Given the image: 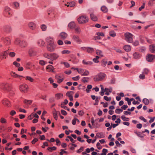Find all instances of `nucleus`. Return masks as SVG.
I'll use <instances>...</instances> for the list:
<instances>
[{
  "instance_id": "nucleus-56",
  "label": "nucleus",
  "mask_w": 155,
  "mask_h": 155,
  "mask_svg": "<svg viewBox=\"0 0 155 155\" xmlns=\"http://www.w3.org/2000/svg\"><path fill=\"white\" fill-rule=\"evenodd\" d=\"M97 137L103 138L104 137V136L103 133H97Z\"/></svg>"
},
{
  "instance_id": "nucleus-10",
  "label": "nucleus",
  "mask_w": 155,
  "mask_h": 155,
  "mask_svg": "<svg viewBox=\"0 0 155 155\" xmlns=\"http://www.w3.org/2000/svg\"><path fill=\"white\" fill-rule=\"evenodd\" d=\"M3 30L5 32L8 33L12 31V28L10 26L8 25H6L3 27Z\"/></svg>"
},
{
  "instance_id": "nucleus-11",
  "label": "nucleus",
  "mask_w": 155,
  "mask_h": 155,
  "mask_svg": "<svg viewBox=\"0 0 155 155\" xmlns=\"http://www.w3.org/2000/svg\"><path fill=\"white\" fill-rule=\"evenodd\" d=\"M72 38L74 41L77 43L80 44L82 42L79 36L77 35H73L72 36Z\"/></svg>"
},
{
  "instance_id": "nucleus-24",
  "label": "nucleus",
  "mask_w": 155,
  "mask_h": 155,
  "mask_svg": "<svg viewBox=\"0 0 155 155\" xmlns=\"http://www.w3.org/2000/svg\"><path fill=\"white\" fill-rule=\"evenodd\" d=\"M104 56L103 52L101 50H97V59Z\"/></svg>"
},
{
  "instance_id": "nucleus-46",
  "label": "nucleus",
  "mask_w": 155,
  "mask_h": 155,
  "mask_svg": "<svg viewBox=\"0 0 155 155\" xmlns=\"http://www.w3.org/2000/svg\"><path fill=\"white\" fill-rule=\"evenodd\" d=\"M61 107L67 110L68 111L70 110V109L68 107L65 106L63 104V103H61Z\"/></svg>"
},
{
  "instance_id": "nucleus-33",
  "label": "nucleus",
  "mask_w": 155,
  "mask_h": 155,
  "mask_svg": "<svg viewBox=\"0 0 155 155\" xmlns=\"http://www.w3.org/2000/svg\"><path fill=\"white\" fill-rule=\"evenodd\" d=\"M86 51L88 53H91L94 51V50L93 48L87 47Z\"/></svg>"
},
{
  "instance_id": "nucleus-45",
  "label": "nucleus",
  "mask_w": 155,
  "mask_h": 155,
  "mask_svg": "<svg viewBox=\"0 0 155 155\" xmlns=\"http://www.w3.org/2000/svg\"><path fill=\"white\" fill-rule=\"evenodd\" d=\"M25 79L31 82H33L34 81V79L31 77L30 76H26V77Z\"/></svg>"
},
{
  "instance_id": "nucleus-14",
  "label": "nucleus",
  "mask_w": 155,
  "mask_h": 155,
  "mask_svg": "<svg viewBox=\"0 0 155 155\" xmlns=\"http://www.w3.org/2000/svg\"><path fill=\"white\" fill-rule=\"evenodd\" d=\"M29 28L32 30H34L36 28V25L34 22H30L28 24Z\"/></svg>"
},
{
  "instance_id": "nucleus-40",
  "label": "nucleus",
  "mask_w": 155,
  "mask_h": 155,
  "mask_svg": "<svg viewBox=\"0 0 155 155\" xmlns=\"http://www.w3.org/2000/svg\"><path fill=\"white\" fill-rule=\"evenodd\" d=\"M101 62L102 65L105 66L107 64V60L105 59H104L102 60Z\"/></svg>"
},
{
  "instance_id": "nucleus-32",
  "label": "nucleus",
  "mask_w": 155,
  "mask_h": 155,
  "mask_svg": "<svg viewBox=\"0 0 155 155\" xmlns=\"http://www.w3.org/2000/svg\"><path fill=\"white\" fill-rule=\"evenodd\" d=\"M82 63L84 64L87 65H91L93 64L92 62L91 61H86L84 60H83Z\"/></svg>"
},
{
  "instance_id": "nucleus-7",
  "label": "nucleus",
  "mask_w": 155,
  "mask_h": 155,
  "mask_svg": "<svg viewBox=\"0 0 155 155\" xmlns=\"http://www.w3.org/2000/svg\"><path fill=\"white\" fill-rule=\"evenodd\" d=\"M45 41L47 45H52L55 44L54 42V39L53 38L50 37H48L45 39Z\"/></svg>"
},
{
  "instance_id": "nucleus-12",
  "label": "nucleus",
  "mask_w": 155,
  "mask_h": 155,
  "mask_svg": "<svg viewBox=\"0 0 155 155\" xmlns=\"http://www.w3.org/2000/svg\"><path fill=\"white\" fill-rule=\"evenodd\" d=\"M2 103L5 106L9 107L11 106V103L8 99L5 98L2 101Z\"/></svg>"
},
{
  "instance_id": "nucleus-48",
  "label": "nucleus",
  "mask_w": 155,
  "mask_h": 155,
  "mask_svg": "<svg viewBox=\"0 0 155 155\" xmlns=\"http://www.w3.org/2000/svg\"><path fill=\"white\" fill-rule=\"evenodd\" d=\"M77 70L79 73L81 74L84 72V70L83 69H78L77 68Z\"/></svg>"
},
{
  "instance_id": "nucleus-23",
  "label": "nucleus",
  "mask_w": 155,
  "mask_h": 155,
  "mask_svg": "<svg viewBox=\"0 0 155 155\" xmlns=\"http://www.w3.org/2000/svg\"><path fill=\"white\" fill-rule=\"evenodd\" d=\"M37 44L40 47H43L44 46L45 42L43 40L40 39L38 41Z\"/></svg>"
},
{
  "instance_id": "nucleus-31",
  "label": "nucleus",
  "mask_w": 155,
  "mask_h": 155,
  "mask_svg": "<svg viewBox=\"0 0 155 155\" xmlns=\"http://www.w3.org/2000/svg\"><path fill=\"white\" fill-rule=\"evenodd\" d=\"M27 45V42L25 41H21L20 44V46L22 47H25Z\"/></svg>"
},
{
  "instance_id": "nucleus-62",
  "label": "nucleus",
  "mask_w": 155,
  "mask_h": 155,
  "mask_svg": "<svg viewBox=\"0 0 155 155\" xmlns=\"http://www.w3.org/2000/svg\"><path fill=\"white\" fill-rule=\"evenodd\" d=\"M38 140V139L37 138H35L31 141V143L33 144H34Z\"/></svg>"
},
{
  "instance_id": "nucleus-25",
  "label": "nucleus",
  "mask_w": 155,
  "mask_h": 155,
  "mask_svg": "<svg viewBox=\"0 0 155 155\" xmlns=\"http://www.w3.org/2000/svg\"><path fill=\"white\" fill-rule=\"evenodd\" d=\"M133 56L135 59H139L140 58L141 56L140 54L136 52L133 54Z\"/></svg>"
},
{
  "instance_id": "nucleus-13",
  "label": "nucleus",
  "mask_w": 155,
  "mask_h": 155,
  "mask_svg": "<svg viewBox=\"0 0 155 155\" xmlns=\"http://www.w3.org/2000/svg\"><path fill=\"white\" fill-rule=\"evenodd\" d=\"M8 54V50L2 51L1 53V55L2 56V59L6 58Z\"/></svg>"
},
{
  "instance_id": "nucleus-15",
  "label": "nucleus",
  "mask_w": 155,
  "mask_h": 155,
  "mask_svg": "<svg viewBox=\"0 0 155 155\" xmlns=\"http://www.w3.org/2000/svg\"><path fill=\"white\" fill-rule=\"evenodd\" d=\"M149 50L152 53H155V44H152L149 45Z\"/></svg>"
},
{
  "instance_id": "nucleus-36",
  "label": "nucleus",
  "mask_w": 155,
  "mask_h": 155,
  "mask_svg": "<svg viewBox=\"0 0 155 155\" xmlns=\"http://www.w3.org/2000/svg\"><path fill=\"white\" fill-rule=\"evenodd\" d=\"M63 96V94L61 93H58L55 94V97L58 99H60Z\"/></svg>"
},
{
  "instance_id": "nucleus-3",
  "label": "nucleus",
  "mask_w": 155,
  "mask_h": 155,
  "mask_svg": "<svg viewBox=\"0 0 155 155\" xmlns=\"http://www.w3.org/2000/svg\"><path fill=\"white\" fill-rule=\"evenodd\" d=\"M88 21L87 17L85 16H81L78 19V21L80 24L86 23Z\"/></svg>"
},
{
  "instance_id": "nucleus-37",
  "label": "nucleus",
  "mask_w": 155,
  "mask_h": 155,
  "mask_svg": "<svg viewBox=\"0 0 155 155\" xmlns=\"http://www.w3.org/2000/svg\"><path fill=\"white\" fill-rule=\"evenodd\" d=\"M91 18L92 20L94 21H96L97 20V18H96L93 14H90Z\"/></svg>"
},
{
  "instance_id": "nucleus-9",
  "label": "nucleus",
  "mask_w": 155,
  "mask_h": 155,
  "mask_svg": "<svg viewBox=\"0 0 155 155\" xmlns=\"http://www.w3.org/2000/svg\"><path fill=\"white\" fill-rule=\"evenodd\" d=\"M28 54L30 56H34L37 54V51L35 49L32 48L29 50Z\"/></svg>"
},
{
  "instance_id": "nucleus-41",
  "label": "nucleus",
  "mask_w": 155,
  "mask_h": 155,
  "mask_svg": "<svg viewBox=\"0 0 155 155\" xmlns=\"http://www.w3.org/2000/svg\"><path fill=\"white\" fill-rule=\"evenodd\" d=\"M110 35L112 37H114L116 36V33L114 31H111L110 32Z\"/></svg>"
},
{
  "instance_id": "nucleus-2",
  "label": "nucleus",
  "mask_w": 155,
  "mask_h": 155,
  "mask_svg": "<svg viewBox=\"0 0 155 155\" xmlns=\"http://www.w3.org/2000/svg\"><path fill=\"white\" fill-rule=\"evenodd\" d=\"M57 45L54 44L52 45H47L46 48L48 51L52 52L55 51Z\"/></svg>"
},
{
  "instance_id": "nucleus-49",
  "label": "nucleus",
  "mask_w": 155,
  "mask_h": 155,
  "mask_svg": "<svg viewBox=\"0 0 155 155\" xmlns=\"http://www.w3.org/2000/svg\"><path fill=\"white\" fill-rule=\"evenodd\" d=\"M101 91L100 92V94L101 96H103L104 95V93L105 92V89H104V87H101Z\"/></svg>"
},
{
  "instance_id": "nucleus-18",
  "label": "nucleus",
  "mask_w": 155,
  "mask_h": 155,
  "mask_svg": "<svg viewBox=\"0 0 155 155\" xmlns=\"http://www.w3.org/2000/svg\"><path fill=\"white\" fill-rule=\"evenodd\" d=\"M76 26L74 22L71 21L69 23L68 25V27L71 29H74Z\"/></svg>"
},
{
  "instance_id": "nucleus-60",
  "label": "nucleus",
  "mask_w": 155,
  "mask_h": 155,
  "mask_svg": "<svg viewBox=\"0 0 155 155\" xmlns=\"http://www.w3.org/2000/svg\"><path fill=\"white\" fill-rule=\"evenodd\" d=\"M67 137L70 139L72 143H74L75 142V141L71 137L68 136Z\"/></svg>"
},
{
  "instance_id": "nucleus-34",
  "label": "nucleus",
  "mask_w": 155,
  "mask_h": 155,
  "mask_svg": "<svg viewBox=\"0 0 155 155\" xmlns=\"http://www.w3.org/2000/svg\"><path fill=\"white\" fill-rule=\"evenodd\" d=\"M142 101L146 105H148L149 103V100L145 98L143 99Z\"/></svg>"
},
{
  "instance_id": "nucleus-22",
  "label": "nucleus",
  "mask_w": 155,
  "mask_h": 155,
  "mask_svg": "<svg viewBox=\"0 0 155 155\" xmlns=\"http://www.w3.org/2000/svg\"><path fill=\"white\" fill-rule=\"evenodd\" d=\"M74 29L75 32L78 34H80L81 32V30L80 27L78 26H76Z\"/></svg>"
},
{
  "instance_id": "nucleus-63",
  "label": "nucleus",
  "mask_w": 155,
  "mask_h": 155,
  "mask_svg": "<svg viewBox=\"0 0 155 155\" xmlns=\"http://www.w3.org/2000/svg\"><path fill=\"white\" fill-rule=\"evenodd\" d=\"M139 44V42L138 41H136L133 43V45L135 46L138 45Z\"/></svg>"
},
{
  "instance_id": "nucleus-42",
  "label": "nucleus",
  "mask_w": 155,
  "mask_h": 155,
  "mask_svg": "<svg viewBox=\"0 0 155 155\" xmlns=\"http://www.w3.org/2000/svg\"><path fill=\"white\" fill-rule=\"evenodd\" d=\"M89 74V72L87 70H86L81 75L82 76H88Z\"/></svg>"
},
{
  "instance_id": "nucleus-5",
  "label": "nucleus",
  "mask_w": 155,
  "mask_h": 155,
  "mask_svg": "<svg viewBox=\"0 0 155 155\" xmlns=\"http://www.w3.org/2000/svg\"><path fill=\"white\" fill-rule=\"evenodd\" d=\"M0 87L4 90H6L8 91H9L10 89V86L8 84L2 83L0 85Z\"/></svg>"
},
{
  "instance_id": "nucleus-44",
  "label": "nucleus",
  "mask_w": 155,
  "mask_h": 155,
  "mask_svg": "<svg viewBox=\"0 0 155 155\" xmlns=\"http://www.w3.org/2000/svg\"><path fill=\"white\" fill-rule=\"evenodd\" d=\"M121 117L124 121H128L129 120V119L128 118L126 117L124 115L122 116Z\"/></svg>"
},
{
  "instance_id": "nucleus-39",
  "label": "nucleus",
  "mask_w": 155,
  "mask_h": 155,
  "mask_svg": "<svg viewBox=\"0 0 155 155\" xmlns=\"http://www.w3.org/2000/svg\"><path fill=\"white\" fill-rule=\"evenodd\" d=\"M92 86L91 85H88L87 86V89L86 90V91L87 93H89L90 92V90L92 88Z\"/></svg>"
},
{
  "instance_id": "nucleus-54",
  "label": "nucleus",
  "mask_w": 155,
  "mask_h": 155,
  "mask_svg": "<svg viewBox=\"0 0 155 155\" xmlns=\"http://www.w3.org/2000/svg\"><path fill=\"white\" fill-rule=\"evenodd\" d=\"M104 98L106 101H110L111 99V97H108L106 96H104Z\"/></svg>"
},
{
  "instance_id": "nucleus-27",
  "label": "nucleus",
  "mask_w": 155,
  "mask_h": 155,
  "mask_svg": "<svg viewBox=\"0 0 155 155\" xmlns=\"http://www.w3.org/2000/svg\"><path fill=\"white\" fill-rule=\"evenodd\" d=\"M104 36V34L103 32H97V39H102Z\"/></svg>"
},
{
  "instance_id": "nucleus-50",
  "label": "nucleus",
  "mask_w": 155,
  "mask_h": 155,
  "mask_svg": "<svg viewBox=\"0 0 155 155\" xmlns=\"http://www.w3.org/2000/svg\"><path fill=\"white\" fill-rule=\"evenodd\" d=\"M4 9L5 11L6 12H9L11 10L10 8L8 6H5L4 8Z\"/></svg>"
},
{
  "instance_id": "nucleus-64",
  "label": "nucleus",
  "mask_w": 155,
  "mask_h": 155,
  "mask_svg": "<svg viewBox=\"0 0 155 155\" xmlns=\"http://www.w3.org/2000/svg\"><path fill=\"white\" fill-rule=\"evenodd\" d=\"M57 43L59 45H62L63 44V42L62 40H59L58 41Z\"/></svg>"
},
{
  "instance_id": "nucleus-16",
  "label": "nucleus",
  "mask_w": 155,
  "mask_h": 155,
  "mask_svg": "<svg viewBox=\"0 0 155 155\" xmlns=\"http://www.w3.org/2000/svg\"><path fill=\"white\" fill-rule=\"evenodd\" d=\"M1 39L6 45H8L10 43V39L8 38L2 37Z\"/></svg>"
},
{
  "instance_id": "nucleus-19",
  "label": "nucleus",
  "mask_w": 155,
  "mask_h": 155,
  "mask_svg": "<svg viewBox=\"0 0 155 155\" xmlns=\"http://www.w3.org/2000/svg\"><path fill=\"white\" fill-rule=\"evenodd\" d=\"M59 36L61 39H64L67 37L68 35L65 32H62L60 34Z\"/></svg>"
},
{
  "instance_id": "nucleus-53",
  "label": "nucleus",
  "mask_w": 155,
  "mask_h": 155,
  "mask_svg": "<svg viewBox=\"0 0 155 155\" xmlns=\"http://www.w3.org/2000/svg\"><path fill=\"white\" fill-rule=\"evenodd\" d=\"M70 51H69L68 50H64L62 51V53L63 54H69V53H70Z\"/></svg>"
},
{
  "instance_id": "nucleus-43",
  "label": "nucleus",
  "mask_w": 155,
  "mask_h": 155,
  "mask_svg": "<svg viewBox=\"0 0 155 155\" xmlns=\"http://www.w3.org/2000/svg\"><path fill=\"white\" fill-rule=\"evenodd\" d=\"M75 5V3L74 2H71L68 4L67 7H72Z\"/></svg>"
},
{
  "instance_id": "nucleus-21",
  "label": "nucleus",
  "mask_w": 155,
  "mask_h": 155,
  "mask_svg": "<svg viewBox=\"0 0 155 155\" xmlns=\"http://www.w3.org/2000/svg\"><path fill=\"white\" fill-rule=\"evenodd\" d=\"M51 55L52 61L55 60H56L59 57V56L55 53L51 54Z\"/></svg>"
},
{
  "instance_id": "nucleus-20",
  "label": "nucleus",
  "mask_w": 155,
  "mask_h": 155,
  "mask_svg": "<svg viewBox=\"0 0 155 155\" xmlns=\"http://www.w3.org/2000/svg\"><path fill=\"white\" fill-rule=\"evenodd\" d=\"M10 75L14 78H20V77H24L22 76H21L17 74L15 72L12 71L10 73Z\"/></svg>"
},
{
  "instance_id": "nucleus-26",
  "label": "nucleus",
  "mask_w": 155,
  "mask_h": 155,
  "mask_svg": "<svg viewBox=\"0 0 155 155\" xmlns=\"http://www.w3.org/2000/svg\"><path fill=\"white\" fill-rule=\"evenodd\" d=\"M124 49L126 51L128 52L131 50V47L129 45H126L124 46Z\"/></svg>"
},
{
  "instance_id": "nucleus-51",
  "label": "nucleus",
  "mask_w": 155,
  "mask_h": 155,
  "mask_svg": "<svg viewBox=\"0 0 155 155\" xmlns=\"http://www.w3.org/2000/svg\"><path fill=\"white\" fill-rule=\"evenodd\" d=\"M123 111V110L121 109H117L115 110V112L117 114H120V112H122Z\"/></svg>"
},
{
  "instance_id": "nucleus-35",
  "label": "nucleus",
  "mask_w": 155,
  "mask_h": 155,
  "mask_svg": "<svg viewBox=\"0 0 155 155\" xmlns=\"http://www.w3.org/2000/svg\"><path fill=\"white\" fill-rule=\"evenodd\" d=\"M89 78L88 77H83L82 79V81L84 83L87 82L89 80Z\"/></svg>"
},
{
  "instance_id": "nucleus-47",
  "label": "nucleus",
  "mask_w": 155,
  "mask_h": 155,
  "mask_svg": "<svg viewBox=\"0 0 155 155\" xmlns=\"http://www.w3.org/2000/svg\"><path fill=\"white\" fill-rule=\"evenodd\" d=\"M47 149L50 152H51L53 150H55L56 149V147H49Z\"/></svg>"
},
{
  "instance_id": "nucleus-8",
  "label": "nucleus",
  "mask_w": 155,
  "mask_h": 155,
  "mask_svg": "<svg viewBox=\"0 0 155 155\" xmlns=\"http://www.w3.org/2000/svg\"><path fill=\"white\" fill-rule=\"evenodd\" d=\"M106 76V75L104 73L101 72L97 74V81L103 80Z\"/></svg>"
},
{
  "instance_id": "nucleus-52",
  "label": "nucleus",
  "mask_w": 155,
  "mask_h": 155,
  "mask_svg": "<svg viewBox=\"0 0 155 155\" xmlns=\"http://www.w3.org/2000/svg\"><path fill=\"white\" fill-rule=\"evenodd\" d=\"M107 151V149H104L102 150L103 153H101V155H106V153Z\"/></svg>"
},
{
  "instance_id": "nucleus-55",
  "label": "nucleus",
  "mask_w": 155,
  "mask_h": 155,
  "mask_svg": "<svg viewBox=\"0 0 155 155\" xmlns=\"http://www.w3.org/2000/svg\"><path fill=\"white\" fill-rule=\"evenodd\" d=\"M24 103L25 104H30L32 102V101L30 100H24Z\"/></svg>"
},
{
  "instance_id": "nucleus-38",
  "label": "nucleus",
  "mask_w": 155,
  "mask_h": 155,
  "mask_svg": "<svg viewBox=\"0 0 155 155\" xmlns=\"http://www.w3.org/2000/svg\"><path fill=\"white\" fill-rule=\"evenodd\" d=\"M41 29L42 31H45L46 30L47 26L45 25L44 24H42L41 25Z\"/></svg>"
},
{
  "instance_id": "nucleus-61",
  "label": "nucleus",
  "mask_w": 155,
  "mask_h": 155,
  "mask_svg": "<svg viewBox=\"0 0 155 155\" xmlns=\"http://www.w3.org/2000/svg\"><path fill=\"white\" fill-rule=\"evenodd\" d=\"M105 92L108 91V92H111L112 91V88L109 89L107 88H105Z\"/></svg>"
},
{
  "instance_id": "nucleus-29",
  "label": "nucleus",
  "mask_w": 155,
  "mask_h": 155,
  "mask_svg": "<svg viewBox=\"0 0 155 155\" xmlns=\"http://www.w3.org/2000/svg\"><path fill=\"white\" fill-rule=\"evenodd\" d=\"M101 10L104 13H106L108 12V9L105 6H103L101 8Z\"/></svg>"
},
{
  "instance_id": "nucleus-17",
  "label": "nucleus",
  "mask_w": 155,
  "mask_h": 155,
  "mask_svg": "<svg viewBox=\"0 0 155 155\" xmlns=\"http://www.w3.org/2000/svg\"><path fill=\"white\" fill-rule=\"evenodd\" d=\"M53 115L54 116V119L57 120L58 119V115H60V112L58 111H56L55 110L53 112Z\"/></svg>"
},
{
  "instance_id": "nucleus-30",
  "label": "nucleus",
  "mask_w": 155,
  "mask_h": 155,
  "mask_svg": "<svg viewBox=\"0 0 155 155\" xmlns=\"http://www.w3.org/2000/svg\"><path fill=\"white\" fill-rule=\"evenodd\" d=\"M46 69H49V71H51L53 72L54 71V68L52 65H49L47 67Z\"/></svg>"
},
{
  "instance_id": "nucleus-28",
  "label": "nucleus",
  "mask_w": 155,
  "mask_h": 155,
  "mask_svg": "<svg viewBox=\"0 0 155 155\" xmlns=\"http://www.w3.org/2000/svg\"><path fill=\"white\" fill-rule=\"evenodd\" d=\"M51 54H48L47 53H45L43 54V56L48 59L51 60Z\"/></svg>"
},
{
  "instance_id": "nucleus-4",
  "label": "nucleus",
  "mask_w": 155,
  "mask_h": 155,
  "mask_svg": "<svg viewBox=\"0 0 155 155\" xmlns=\"http://www.w3.org/2000/svg\"><path fill=\"white\" fill-rule=\"evenodd\" d=\"M28 86L25 84H24L20 85L19 86V89L20 91L23 92H27L28 89Z\"/></svg>"
},
{
  "instance_id": "nucleus-6",
  "label": "nucleus",
  "mask_w": 155,
  "mask_h": 155,
  "mask_svg": "<svg viewBox=\"0 0 155 155\" xmlns=\"http://www.w3.org/2000/svg\"><path fill=\"white\" fill-rule=\"evenodd\" d=\"M155 58V55L152 54H148L146 57V60L150 62L152 61Z\"/></svg>"
},
{
  "instance_id": "nucleus-57",
  "label": "nucleus",
  "mask_w": 155,
  "mask_h": 155,
  "mask_svg": "<svg viewBox=\"0 0 155 155\" xmlns=\"http://www.w3.org/2000/svg\"><path fill=\"white\" fill-rule=\"evenodd\" d=\"M13 64L15 66L17 67H19L20 65V64L19 63H17L16 61H14L13 62Z\"/></svg>"
},
{
  "instance_id": "nucleus-58",
  "label": "nucleus",
  "mask_w": 155,
  "mask_h": 155,
  "mask_svg": "<svg viewBox=\"0 0 155 155\" xmlns=\"http://www.w3.org/2000/svg\"><path fill=\"white\" fill-rule=\"evenodd\" d=\"M155 0H150L148 3V5L150 6H152L153 4V2Z\"/></svg>"
},
{
  "instance_id": "nucleus-59",
  "label": "nucleus",
  "mask_w": 155,
  "mask_h": 155,
  "mask_svg": "<svg viewBox=\"0 0 155 155\" xmlns=\"http://www.w3.org/2000/svg\"><path fill=\"white\" fill-rule=\"evenodd\" d=\"M20 40L18 38H16L15 41V44L16 45L20 44Z\"/></svg>"
},
{
  "instance_id": "nucleus-1",
  "label": "nucleus",
  "mask_w": 155,
  "mask_h": 155,
  "mask_svg": "<svg viewBox=\"0 0 155 155\" xmlns=\"http://www.w3.org/2000/svg\"><path fill=\"white\" fill-rule=\"evenodd\" d=\"M125 40L127 42L132 43L133 42V35L130 33L126 32L124 34Z\"/></svg>"
}]
</instances>
